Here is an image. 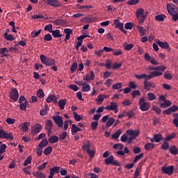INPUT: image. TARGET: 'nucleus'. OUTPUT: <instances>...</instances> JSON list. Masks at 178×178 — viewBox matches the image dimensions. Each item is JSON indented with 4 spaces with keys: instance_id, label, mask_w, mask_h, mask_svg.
Segmentation results:
<instances>
[{
    "instance_id": "obj_56",
    "label": "nucleus",
    "mask_w": 178,
    "mask_h": 178,
    "mask_svg": "<svg viewBox=\"0 0 178 178\" xmlns=\"http://www.w3.org/2000/svg\"><path fill=\"white\" fill-rule=\"evenodd\" d=\"M123 46L124 47L125 51H130V49H131L134 47L133 44H127V43H124Z\"/></svg>"
},
{
    "instance_id": "obj_28",
    "label": "nucleus",
    "mask_w": 178,
    "mask_h": 178,
    "mask_svg": "<svg viewBox=\"0 0 178 178\" xmlns=\"http://www.w3.org/2000/svg\"><path fill=\"white\" fill-rule=\"evenodd\" d=\"M91 90V86L90 84L85 83L83 86H82V91L83 92H88V91Z\"/></svg>"
},
{
    "instance_id": "obj_51",
    "label": "nucleus",
    "mask_w": 178,
    "mask_h": 178,
    "mask_svg": "<svg viewBox=\"0 0 178 178\" xmlns=\"http://www.w3.org/2000/svg\"><path fill=\"white\" fill-rule=\"evenodd\" d=\"M3 138H6V140H10V141H12V140H13V135L12 134V133L6 132Z\"/></svg>"
},
{
    "instance_id": "obj_2",
    "label": "nucleus",
    "mask_w": 178,
    "mask_h": 178,
    "mask_svg": "<svg viewBox=\"0 0 178 178\" xmlns=\"http://www.w3.org/2000/svg\"><path fill=\"white\" fill-rule=\"evenodd\" d=\"M147 13H148V12H146L145 15H144V9H143L141 8H138L136 11V19H137L139 24H143V23H144V22H145V19H147Z\"/></svg>"
},
{
    "instance_id": "obj_36",
    "label": "nucleus",
    "mask_w": 178,
    "mask_h": 178,
    "mask_svg": "<svg viewBox=\"0 0 178 178\" xmlns=\"http://www.w3.org/2000/svg\"><path fill=\"white\" fill-rule=\"evenodd\" d=\"M47 145H48V140H47V138L42 139L39 143V147L40 148H44V147H47Z\"/></svg>"
},
{
    "instance_id": "obj_47",
    "label": "nucleus",
    "mask_w": 178,
    "mask_h": 178,
    "mask_svg": "<svg viewBox=\"0 0 178 178\" xmlns=\"http://www.w3.org/2000/svg\"><path fill=\"white\" fill-rule=\"evenodd\" d=\"M74 115V119L76 120V122H80V120H83V118H81V115L77 114L76 112H73Z\"/></svg>"
},
{
    "instance_id": "obj_41",
    "label": "nucleus",
    "mask_w": 178,
    "mask_h": 178,
    "mask_svg": "<svg viewBox=\"0 0 178 178\" xmlns=\"http://www.w3.org/2000/svg\"><path fill=\"white\" fill-rule=\"evenodd\" d=\"M33 176H35V177H38V178L47 177V175H45V174L44 172H36L35 173H33Z\"/></svg>"
},
{
    "instance_id": "obj_22",
    "label": "nucleus",
    "mask_w": 178,
    "mask_h": 178,
    "mask_svg": "<svg viewBox=\"0 0 178 178\" xmlns=\"http://www.w3.org/2000/svg\"><path fill=\"white\" fill-rule=\"evenodd\" d=\"M48 140L50 144H55V143H58V141H59V138L56 135H54L50 136Z\"/></svg>"
},
{
    "instance_id": "obj_25",
    "label": "nucleus",
    "mask_w": 178,
    "mask_h": 178,
    "mask_svg": "<svg viewBox=\"0 0 178 178\" xmlns=\"http://www.w3.org/2000/svg\"><path fill=\"white\" fill-rule=\"evenodd\" d=\"M72 134H76L78 131H81V128L76 126V124H73L72 125Z\"/></svg>"
},
{
    "instance_id": "obj_10",
    "label": "nucleus",
    "mask_w": 178,
    "mask_h": 178,
    "mask_svg": "<svg viewBox=\"0 0 178 178\" xmlns=\"http://www.w3.org/2000/svg\"><path fill=\"white\" fill-rule=\"evenodd\" d=\"M48 5L54 6V8H61L62 3L58 0H46Z\"/></svg>"
},
{
    "instance_id": "obj_21",
    "label": "nucleus",
    "mask_w": 178,
    "mask_h": 178,
    "mask_svg": "<svg viewBox=\"0 0 178 178\" xmlns=\"http://www.w3.org/2000/svg\"><path fill=\"white\" fill-rule=\"evenodd\" d=\"M118 108V104L116 102H111L110 105L107 106L105 109H107L108 111H113L114 109H116Z\"/></svg>"
},
{
    "instance_id": "obj_3",
    "label": "nucleus",
    "mask_w": 178,
    "mask_h": 178,
    "mask_svg": "<svg viewBox=\"0 0 178 178\" xmlns=\"http://www.w3.org/2000/svg\"><path fill=\"white\" fill-rule=\"evenodd\" d=\"M139 108L142 112H146L151 108L149 103L145 102V98L140 97L139 99Z\"/></svg>"
},
{
    "instance_id": "obj_7",
    "label": "nucleus",
    "mask_w": 178,
    "mask_h": 178,
    "mask_svg": "<svg viewBox=\"0 0 178 178\" xmlns=\"http://www.w3.org/2000/svg\"><path fill=\"white\" fill-rule=\"evenodd\" d=\"M10 99H13V101H17L19 99V92H17V89L16 88H12L10 91Z\"/></svg>"
},
{
    "instance_id": "obj_40",
    "label": "nucleus",
    "mask_w": 178,
    "mask_h": 178,
    "mask_svg": "<svg viewBox=\"0 0 178 178\" xmlns=\"http://www.w3.org/2000/svg\"><path fill=\"white\" fill-rule=\"evenodd\" d=\"M120 134H122V129H118L112 135V138L117 140V138H119V136H120Z\"/></svg>"
},
{
    "instance_id": "obj_13",
    "label": "nucleus",
    "mask_w": 178,
    "mask_h": 178,
    "mask_svg": "<svg viewBox=\"0 0 178 178\" xmlns=\"http://www.w3.org/2000/svg\"><path fill=\"white\" fill-rule=\"evenodd\" d=\"M97 21V17H86L81 19V23H94Z\"/></svg>"
},
{
    "instance_id": "obj_6",
    "label": "nucleus",
    "mask_w": 178,
    "mask_h": 178,
    "mask_svg": "<svg viewBox=\"0 0 178 178\" xmlns=\"http://www.w3.org/2000/svg\"><path fill=\"white\" fill-rule=\"evenodd\" d=\"M173 170H175V167L173 165H170L168 167L163 166L161 168V172L165 175H168V176H172V175H173Z\"/></svg>"
},
{
    "instance_id": "obj_39",
    "label": "nucleus",
    "mask_w": 178,
    "mask_h": 178,
    "mask_svg": "<svg viewBox=\"0 0 178 178\" xmlns=\"http://www.w3.org/2000/svg\"><path fill=\"white\" fill-rule=\"evenodd\" d=\"M165 17H166V15H165L163 14L159 15L155 17V20H156L157 22H163V20H165Z\"/></svg>"
},
{
    "instance_id": "obj_42",
    "label": "nucleus",
    "mask_w": 178,
    "mask_h": 178,
    "mask_svg": "<svg viewBox=\"0 0 178 178\" xmlns=\"http://www.w3.org/2000/svg\"><path fill=\"white\" fill-rule=\"evenodd\" d=\"M147 99L148 101H154V99H156V95L152 92L147 93Z\"/></svg>"
},
{
    "instance_id": "obj_60",
    "label": "nucleus",
    "mask_w": 178,
    "mask_h": 178,
    "mask_svg": "<svg viewBox=\"0 0 178 178\" xmlns=\"http://www.w3.org/2000/svg\"><path fill=\"white\" fill-rule=\"evenodd\" d=\"M44 95H45L44 94V90H42V89H40L39 90H38L37 97H38V98H44Z\"/></svg>"
},
{
    "instance_id": "obj_12",
    "label": "nucleus",
    "mask_w": 178,
    "mask_h": 178,
    "mask_svg": "<svg viewBox=\"0 0 178 178\" xmlns=\"http://www.w3.org/2000/svg\"><path fill=\"white\" fill-rule=\"evenodd\" d=\"M126 133L127 134H128V136L134 137V138L136 139L137 137H138V136H140V129H137V130L128 129L127 130Z\"/></svg>"
},
{
    "instance_id": "obj_48",
    "label": "nucleus",
    "mask_w": 178,
    "mask_h": 178,
    "mask_svg": "<svg viewBox=\"0 0 178 178\" xmlns=\"http://www.w3.org/2000/svg\"><path fill=\"white\" fill-rule=\"evenodd\" d=\"M52 152V147L51 146H48L46 147L43 152L44 155H49Z\"/></svg>"
},
{
    "instance_id": "obj_29",
    "label": "nucleus",
    "mask_w": 178,
    "mask_h": 178,
    "mask_svg": "<svg viewBox=\"0 0 178 178\" xmlns=\"http://www.w3.org/2000/svg\"><path fill=\"white\" fill-rule=\"evenodd\" d=\"M113 159H115V157L113 156V155H111L109 157L106 158L104 160V162L106 165H112V163H113Z\"/></svg>"
},
{
    "instance_id": "obj_44",
    "label": "nucleus",
    "mask_w": 178,
    "mask_h": 178,
    "mask_svg": "<svg viewBox=\"0 0 178 178\" xmlns=\"http://www.w3.org/2000/svg\"><path fill=\"white\" fill-rule=\"evenodd\" d=\"M137 29L139 30L140 35L144 37L145 35V29L143 26H137Z\"/></svg>"
},
{
    "instance_id": "obj_19",
    "label": "nucleus",
    "mask_w": 178,
    "mask_h": 178,
    "mask_svg": "<svg viewBox=\"0 0 178 178\" xmlns=\"http://www.w3.org/2000/svg\"><path fill=\"white\" fill-rule=\"evenodd\" d=\"M7 146L5 144H3L1 145V149H0V161H2L3 158H5V156H3L2 154H5L6 151Z\"/></svg>"
},
{
    "instance_id": "obj_30",
    "label": "nucleus",
    "mask_w": 178,
    "mask_h": 178,
    "mask_svg": "<svg viewBox=\"0 0 178 178\" xmlns=\"http://www.w3.org/2000/svg\"><path fill=\"white\" fill-rule=\"evenodd\" d=\"M170 105H172V102H170V100L165 99L164 103H161L160 104V107L165 108H168V106H170Z\"/></svg>"
},
{
    "instance_id": "obj_16",
    "label": "nucleus",
    "mask_w": 178,
    "mask_h": 178,
    "mask_svg": "<svg viewBox=\"0 0 178 178\" xmlns=\"http://www.w3.org/2000/svg\"><path fill=\"white\" fill-rule=\"evenodd\" d=\"M64 33L66 34L64 41L66 42L67 40H70V35L73 34V31L70 29H64Z\"/></svg>"
},
{
    "instance_id": "obj_55",
    "label": "nucleus",
    "mask_w": 178,
    "mask_h": 178,
    "mask_svg": "<svg viewBox=\"0 0 178 178\" xmlns=\"http://www.w3.org/2000/svg\"><path fill=\"white\" fill-rule=\"evenodd\" d=\"M113 90H120L122 88V83H117L112 86Z\"/></svg>"
},
{
    "instance_id": "obj_27",
    "label": "nucleus",
    "mask_w": 178,
    "mask_h": 178,
    "mask_svg": "<svg viewBox=\"0 0 178 178\" xmlns=\"http://www.w3.org/2000/svg\"><path fill=\"white\" fill-rule=\"evenodd\" d=\"M3 37L5 40H7V41H14L15 37L12 34H8V33H4Z\"/></svg>"
},
{
    "instance_id": "obj_35",
    "label": "nucleus",
    "mask_w": 178,
    "mask_h": 178,
    "mask_svg": "<svg viewBox=\"0 0 178 178\" xmlns=\"http://www.w3.org/2000/svg\"><path fill=\"white\" fill-rule=\"evenodd\" d=\"M143 158H144V153H140V154L136 155L133 161L134 163H137V162H138L140 159H143Z\"/></svg>"
},
{
    "instance_id": "obj_23",
    "label": "nucleus",
    "mask_w": 178,
    "mask_h": 178,
    "mask_svg": "<svg viewBox=\"0 0 178 178\" xmlns=\"http://www.w3.org/2000/svg\"><path fill=\"white\" fill-rule=\"evenodd\" d=\"M114 26L115 29H119L120 30H123V23L120 22L119 19H115L114 21Z\"/></svg>"
},
{
    "instance_id": "obj_17",
    "label": "nucleus",
    "mask_w": 178,
    "mask_h": 178,
    "mask_svg": "<svg viewBox=\"0 0 178 178\" xmlns=\"http://www.w3.org/2000/svg\"><path fill=\"white\" fill-rule=\"evenodd\" d=\"M94 79H95V74H94L93 71H90V76L88 74H87L83 77L84 81H90V80H91V81H92L94 80Z\"/></svg>"
},
{
    "instance_id": "obj_31",
    "label": "nucleus",
    "mask_w": 178,
    "mask_h": 178,
    "mask_svg": "<svg viewBox=\"0 0 178 178\" xmlns=\"http://www.w3.org/2000/svg\"><path fill=\"white\" fill-rule=\"evenodd\" d=\"M136 79H138V80H141L142 79H145V80H149L148 79V75L147 74L144 73L140 75L135 74Z\"/></svg>"
},
{
    "instance_id": "obj_15",
    "label": "nucleus",
    "mask_w": 178,
    "mask_h": 178,
    "mask_svg": "<svg viewBox=\"0 0 178 178\" xmlns=\"http://www.w3.org/2000/svg\"><path fill=\"white\" fill-rule=\"evenodd\" d=\"M162 74H163V72H161L159 71H154L150 72V74L148 75L147 76V79L151 80V79L154 78V77H158L159 76H162Z\"/></svg>"
},
{
    "instance_id": "obj_43",
    "label": "nucleus",
    "mask_w": 178,
    "mask_h": 178,
    "mask_svg": "<svg viewBox=\"0 0 178 178\" xmlns=\"http://www.w3.org/2000/svg\"><path fill=\"white\" fill-rule=\"evenodd\" d=\"M154 147L155 145L154 143H148L145 145V149H146V151H148L149 149H154Z\"/></svg>"
},
{
    "instance_id": "obj_53",
    "label": "nucleus",
    "mask_w": 178,
    "mask_h": 178,
    "mask_svg": "<svg viewBox=\"0 0 178 178\" xmlns=\"http://www.w3.org/2000/svg\"><path fill=\"white\" fill-rule=\"evenodd\" d=\"M164 79H165L166 80H172V79H173V76H172L171 73H169L168 71H166L164 73Z\"/></svg>"
},
{
    "instance_id": "obj_58",
    "label": "nucleus",
    "mask_w": 178,
    "mask_h": 178,
    "mask_svg": "<svg viewBox=\"0 0 178 178\" xmlns=\"http://www.w3.org/2000/svg\"><path fill=\"white\" fill-rule=\"evenodd\" d=\"M32 159L33 157H31V155L29 156L24 163V166H27V165L31 163Z\"/></svg>"
},
{
    "instance_id": "obj_52",
    "label": "nucleus",
    "mask_w": 178,
    "mask_h": 178,
    "mask_svg": "<svg viewBox=\"0 0 178 178\" xmlns=\"http://www.w3.org/2000/svg\"><path fill=\"white\" fill-rule=\"evenodd\" d=\"M90 127L92 131L97 130L98 129V121L92 122Z\"/></svg>"
},
{
    "instance_id": "obj_34",
    "label": "nucleus",
    "mask_w": 178,
    "mask_h": 178,
    "mask_svg": "<svg viewBox=\"0 0 178 178\" xmlns=\"http://www.w3.org/2000/svg\"><path fill=\"white\" fill-rule=\"evenodd\" d=\"M172 116L174 118L172 123L175 126V127H178V113H173Z\"/></svg>"
},
{
    "instance_id": "obj_45",
    "label": "nucleus",
    "mask_w": 178,
    "mask_h": 178,
    "mask_svg": "<svg viewBox=\"0 0 178 178\" xmlns=\"http://www.w3.org/2000/svg\"><path fill=\"white\" fill-rule=\"evenodd\" d=\"M41 31H42L41 29L38 30V31H36L35 30L33 31L31 33V38H35V37H38L39 34H41Z\"/></svg>"
},
{
    "instance_id": "obj_32",
    "label": "nucleus",
    "mask_w": 178,
    "mask_h": 178,
    "mask_svg": "<svg viewBox=\"0 0 178 178\" xmlns=\"http://www.w3.org/2000/svg\"><path fill=\"white\" fill-rule=\"evenodd\" d=\"M65 105H66V99H60L58 101V106L60 107V109H65Z\"/></svg>"
},
{
    "instance_id": "obj_61",
    "label": "nucleus",
    "mask_w": 178,
    "mask_h": 178,
    "mask_svg": "<svg viewBox=\"0 0 178 178\" xmlns=\"http://www.w3.org/2000/svg\"><path fill=\"white\" fill-rule=\"evenodd\" d=\"M43 40L44 41H52V35H51L49 33H47L44 36Z\"/></svg>"
},
{
    "instance_id": "obj_11",
    "label": "nucleus",
    "mask_w": 178,
    "mask_h": 178,
    "mask_svg": "<svg viewBox=\"0 0 178 178\" xmlns=\"http://www.w3.org/2000/svg\"><path fill=\"white\" fill-rule=\"evenodd\" d=\"M42 129V126H41V124H36L31 128V133L33 136H35V134H38Z\"/></svg>"
},
{
    "instance_id": "obj_14",
    "label": "nucleus",
    "mask_w": 178,
    "mask_h": 178,
    "mask_svg": "<svg viewBox=\"0 0 178 178\" xmlns=\"http://www.w3.org/2000/svg\"><path fill=\"white\" fill-rule=\"evenodd\" d=\"M156 44L161 47L163 49H168L170 51V48H169V43L168 42H161L160 40L156 41Z\"/></svg>"
},
{
    "instance_id": "obj_49",
    "label": "nucleus",
    "mask_w": 178,
    "mask_h": 178,
    "mask_svg": "<svg viewBox=\"0 0 178 178\" xmlns=\"http://www.w3.org/2000/svg\"><path fill=\"white\" fill-rule=\"evenodd\" d=\"M30 126V123L29 122H24L22 127V130L23 131H29V127Z\"/></svg>"
},
{
    "instance_id": "obj_1",
    "label": "nucleus",
    "mask_w": 178,
    "mask_h": 178,
    "mask_svg": "<svg viewBox=\"0 0 178 178\" xmlns=\"http://www.w3.org/2000/svg\"><path fill=\"white\" fill-rule=\"evenodd\" d=\"M167 10H168L169 15H170L172 16V20H174V22H177V20H178V13H177L178 8H177V7L175 5H172V3H168L167 4Z\"/></svg>"
},
{
    "instance_id": "obj_9",
    "label": "nucleus",
    "mask_w": 178,
    "mask_h": 178,
    "mask_svg": "<svg viewBox=\"0 0 178 178\" xmlns=\"http://www.w3.org/2000/svg\"><path fill=\"white\" fill-rule=\"evenodd\" d=\"M54 128V124L52 123V120H48L46 121L45 129L47 130L48 137L51 136V133H52V129Z\"/></svg>"
},
{
    "instance_id": "obj_38",
    "label": "nucleus",
    "mask_w": 178,
    "mask_h": 178,
    "mask_svg": "<svg viewBox=\"0 0 178 178\" xmlns=\"http://www.w3.org/2000/svg\"><path fill=\"white\" fill-rule=\"evenodd\" d=\"M170 154H172V155H177L178 154V150L177 147L176 146L173 145L170 147Z\"/></svg>"
},
{
    "instance_id": "obj_5",
    "label": "nucleus",
    "mask_w": 178,
    "mask_h": 178,
    "mask_svg": "<svg viewBox=\"0 0 178 178\" xmlns=\"http://www.w3.org/2000/svg\"><path fill=\"white\" fill-rule=\"evenodd\" d=\"M143 84L144 90L146 91H151L152 88H156V84L152 81H148V79H145Z\"/></svg>"
},
{
    "instance_id": "obj_33",
    "label": "nucleus",
    "mask_w": 178,
    "mask_h": 178,
    "mask_svg": "<svg viewBox=\"0 0 178 178\" xmlns=\"http://www.w3.org/2000/svg\"><path fill=\"white\" fill-rule=\"evenodd\" d=\"M177 136V134L176 133H171L170 135L167 136L165 138V141H170L172 138H175Z\"/></svg>"
},
{
    "instance_id": "obj_4",
    "label": "nucleus",
    "mask_w": 178,
    "mask_h": 178,
    "mask_svg": "<svg viewBox=\"0 0 178 178\" xmlns=\"http://www.w3.org/2000/svg\"><path fill=\"white\" fill-rule=\"evenodd\" d=\"M40 60L42 63H43V65H46V66H55V59L47 58L45 55H40Z\"/></svg>"
},
{
    "instance_id": "obj_18",
    "label": "nucleus",
    "mask_w": 178,
    "mask_h": 178,
    "mask_svg": "<svg viewBox=\"0 0 178 178\" xmlns=\"http://www.w3.org/2000/svg\"><path fill=\"white\" fill-rule=\"evenodd\" d=\"M54 24H56V26H65L66 24V20L63 19H58L52 22Z\"/></svg>"
},
{
    "instance_id": "obj_20",
    "label": "nucleus",
    "mask_w": 178,
    "mask_h": 178,
    "mask_svg": "<svg viewBox=\"0 0 178 178\" xmlns=\"http://www.w3.org/2000/svg\"><path fill=\"white\" fill-rule=\"evenodd\" d=\"M55 173H59V167H54L53 168H50V175H49V178H53Z\"/></svg>"
},
{
    "instance_id": "obj_37",
    "label": "nucleus",
    "mask_w": 178,
    "mask_h": 178,
    "mask_svg": "<svg viewBox=\"0 0 178 178\" xmlns=\"http://www.w3.org/2000/svg\"><path fill=\"white\" fill-rule=\"evenodd\" d=\"M154 137L156 143H161V141L163 140V136H162V134H154Z\"/></svg>"
},
{
    "instance_id": "obj_26",
    "label": "nucleus",
    "mask_w": 178,
    "mask_h": 178,
    "mask_svg": "<svg viewBox=\"0 0 178 178\" xmlns=\"http://www.w3.org/2000/svg\"><path fill=\"white\" fill-rule=\"evenodd\" d=\"M50 33H51L52 35L55 38H59L60 37H62V34H60V30H55L53 31H50Z\"/></svg>"
},
{
    "instance_id": "obj_57",
    "label": "nucleus",
    "mask_w": 178,
    "mask_h": 178,
    "mask_svg": "<svg viewBox=\"0 0 178 178\" xmlns=\"http://www.w3.org/2000/svg\"><path fill=\"white\" fill-rule=\"evenodd\" d=\"M67 136V133L66 131H64L59 134V140H60V141H63V140L66 139Z\"/></svg>"
},
{
    "instance_id": "obj_64",
    "label": "nucleus",
    "mask_w": 178,
    "mask_h": 178,
    "mask_svg": "<svg viewBox=\"0 0 178 178\" xmlns=\"http://www.w3.org/2000/svg\"><path fill=\"white\" fill-rule=\"evenodd\" d=\"M76 69H77V62H75L72 65V66L70 67V70H71V72H73L76 71Z\"/></svg>"
},
{
    "instance_id": "obj_50",
    "label": "nucleus",
    "mask_w": 178,
    "mask_h": 178,
    "mask_svg": "<svg viewBox=\"0 0 178 178\" xmlns=\"http://www.w3.org/2000/svg\"><path fill=\"white\" fill-rule=\"evenodd\" d=\"M133 27H134V24H133L132 22H127L124 25V28L126 29V30H131Z\"/></svg>"
},
{
    "instance_id": "obj_46",
    "label": "nucleus",
    "mask_w": 178,
    "mask_h": 178,
    "mask_svg": "<svg viewBox=\"0 0 178 178\" xmlns=\"http://www.w3.org/2000/svg\"><path fill=\"white\" fill-rule=\"evenodd\" d=\"M113 123H115V118H110L106 122V127H111Z\"/></svg>"
},
{
    "instance_id": "obj_8",
    "label": "nucleus",
    "mask_w": 178,
    "mask_h": 178,
    "mask_svg": "<svg viewBox=\"0 0 178 178\" xmlns=\"http://www.w3.org/2000/svg\"><path fill=\"white\" fill-rule=\"evenodd\" d=\"M53 120L59 127H63V118L60 115H54L52 117Z\"/></svg>"
},
{
    "instance_id": "obj_63",
    "label": "nucleus",
    "mask_w": 178,
    "mask_h": 178,
    "mask_svg": "<svg viewBox=\"0 0 178 178\" xmlns=\"http://www.w3.org/2000/svg\"><path fill=\"white\" fill-rule=\"evenodd\" d=\"M140 0H129L127 2V5H137Z\"/></svg>"
},
{
    "instance_id": "obj_24",
    "label": "nucleus",
    "mask_w": 178,
    "mask_h": 178,
    "mask_svg": "<svg viewBox=\"0 0 178 178\" xmlns=\"http://www.w3.org/2000/svg\"><path fill=\"white\" fill-rule=\"evenodd\" d=\"M82 149L83 151H86V152L90 150V141L86 140L83 143Z\"/></svg>"
},
{
    "instance_id": "obj_54",
    "label": "nucleus",
    "mask_w": 178,
    "mask_h": 178,
    "mask_svg": "<svg viewBox=\"0 0 178 178\" xmlns=\"http://www.w3.org/2000/svg\"><path fill=\"white\" fill-rule=\"evenodd\" d=\"M123 147H124V146L121 143H115L113 146V148L114 149H120V151H122V149H123Z\"/></svg>"
},
{
    "instance_id": "obj_62",
    "label": "nucleus",
    "mask_w": 178,
    "mask_h": 178,
    "mask_svg": "<svg viewBox=\"0 0 178 178\" xmlns=\"http://www.w3.org/2000/svg\"><path fill=\"white\" fill-rule=\"evenodd\" d=\"M6 122V123H8V124H14L15 122H16V120L13 118H8Z\"/></svg>"
},
{
    "instance_id": "obj_59",
    "label": "nucleus",
    "mask_w": 178,
    "mask_h": 178,
    "mask_svg": "<svg viewBox=\"0 0 178 178\" xmlns=\"http://www.w3.org/2000/svg\"><path fill=\"white\" fill-rule=\"evenodd\" d=\"M165 69H166V66L165 65L155 67V70L161 72V73L162 72H165Z\"/></svg>"
}]
</instances>
